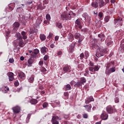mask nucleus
Segmentation results:
<instances>
[{
	"label": "nucleus",
	"instance_id": "58",
	"mask_svg": "<svg viewBox=\"0 0 124 124\" xmlns=\"http://www.w3.org/2000/svg\"><path fill=\"white\" fill-rule=\"evenodd\" d=\"M69 39H71V40H73L74 39V36H73V34H70L69 35Z\"/></svg>",
	"mask_w": 124,
	"mask_h": 124
},
{
	"label": "nucleus",
	"instance_id": "19",
	"mask_svg": "<svg viewBox=\"0 0 124 124\" xmlns=\"http://www.w3.org/2000/svg\"><path fill=\"white\" fill-rule=\"evenodd\" d=\"M83 107H85L87 112H91V110H92V105H86L84 106Z\"/></svg>",
	"mask_w": 124,
	"mask_h": 124
},
{
	"label": "nucleus",
	"instance_id": "45",
	"mask_svg": "<svg viewBox=\"0 0 124 124\" xmlns=\"http://www.w3.org/2000/svg\"><path fill=\"white\" fill-rule=\"evenodd\" d=\"M94 72H95V71H98V70H99V67L98 65H95L94 67Z\"/></svg>",
	"mask_w": 124,
	"mask_h": 124
},
{
	"label": "nucleus",
	"instance_id": "46",
	"mask_svg": "<svg viewBox=\"0 0 124 124\" xmlns=\"http://www.w3.org/2000/svg\"><path fill=\"white\" fill-rule=\"evenodd\" d=\"M81 31H83V32H85V33H88V31H89V29L87 28H84L83 29L81 30Z\"/></svg>",
	"mask_w": 124,
	"mask_h": 124
},
{
	"label": "nucleus",
	"instance_id": "13",
	"mask_svg": "<svg viewBox=\"0 0 124 124\" xmlns=\"http://www.w3.org/2000/svg\"><path fill=\"white\" fill-rule=\"evenodd\" d=\"M7 75L9 77V80L10 82L14 80V74L12 72H9L7 74Z\"/></svg>",
	"mask_w": 124,
	"mask_h": 124
},
{
	"label": "nucleus",
	"instance_id": "8",
	"mask_svg": "<svg viewBox=\"0 0 124 124\" xmlns=\"http://www.w3.org/2000/svg\"><path fill=\"white\" fill-rule=\"evenodd\" d=\"M60 120H61V119H60L58 116H53L51 119L52 124H59V121H60Z\"/></svg>",
	"mask_w": 124,
	"mask_h": 124
},
{
	"label": "nucleus",
	"instance_id": "59",
	"mask_svg": "<svg viewBox=\"0 0 124 124\" xmlns=\"http://www.w3.org/2000/svg\"><path fill=\"white\" fill-rule=\"evenodd\" d=\"M82 116H83V118H84V119H88V114L84 113L82 115Z\"/></svg>",
	"mask_w": 124,
	"mask_h": 124
},
{
	"label": "nucleus",
	"instance_id": "41",
	"mask_svg": "<svg viewBox=\"0 0 124 124\" xmlns=\"http://www.w3.org/2000/svg\"><path fill=\"white\" fill-rule=\"evenodd\" d=\"M119 50H121V52L124 53V44H122L121 45V46L119 47Z\"/></svg>",
	"mask_w": 124,
	"mask_h": 124
},
{
	"label": "nucleus",
	"instance_id": "18",
	"mask_svg": "<svg viewBox=\"0 0 124 124\" xmlns=\"http://www.w3.org/2000/svg\"><path fill=\"white\" fill-rule=\"evenodd\" d=\"M90 47L91 48V50H95V49H97L99 46H97L96 44H95L94 43H92L90 45Z\"/></svg>",
	"mask_w": 124,
	"mask_h": 124
},
{
	"label": "nucleus",
	"instance_id": "24",
	"mask_svg": "<svg viewBox=\"0 0 124 124\" xmlns=\"http://www.w3.org/2000/svg\"><path fill=\"white\" fill-rule=\"evenodd\" d=\"M30 102L32 105H35L38 102V101L36 99H32L30 100Z\"/></svg>",
	"mask_w": 124,
	"mask_h": 124
},
{
	"label": "nucleus",
	"instance_id": "53",
	"mask_svg": "<svg viewBox=\"0 0 124 124\" xmlns=\"http://www.w3.org/2000/svg\"><path fill=\"white\" fill-rule=\"evenodd\" d=\"M80 60H83L84 58H85V55H84V53H82L81 54H80Z\"/></svg>",
	"mask_w": 124,
	"mask_h": 124
},
{
	"label": "nucleus",
	"instance_id": "39",
	"mask_svg": "<svg viewBox=\"0 0 124 124\" xmlns=\"http://www.w3.org/2000/svg\"><path fill=\"white\" fill-rule=\"evenodd\" d=\"M31 114L30 113L28 115L27 117L26 118V123L28 124L29 122H30V119H31Z\"/></svg>",
	"mask_w": 124,
	"mask_h": 124
},
{
	"label": "nucleus",
	"instance_id": "52",
	"mask_svg": "<svg viewBox=\"0 0 124 124\" xmlns=\"http://www.w3.org/2000/svg\"><path fill=\"white\" fill-rule=\"evenodd\" d=\"M113 44V41H108L107 43L108 46H111Z\"/></svg>",
	"mask_w": 124,
	"mask_h": 124
},
{
	"label": "nucleus",
	"instance_id": "38",
	"mask_svg": "<svg viewBox=\"0 0 124 124\" xmlns=\"http://www.w3.org/2000/svg\"><path fill=\"white\" fill-rule=\"evenodd\" d=\"M20 7H18L16 9V11H23V8H24V4H21Z\"/></svg>",
	"mask_w": 124,
	"mask_h": 124
},
{
	"label": "nucleus",
	"instance_id": "43",
	"mask_svg": "<svg viewBox=\"0 0 124 124\" xmlns=\"http://www.w3.org/2000/svg\"><path fill=\"white\" fill-rule=\"evenodd\" d=\"M74 35H75V38L76 39H78V38H80V36L81 35V34H80V33H77Z\"/></svg>",
	"mask_w": 124,
	"mask_h": 124
},
{
	"label": "nucleus",
	"instance_id": "6",
	"mask_svg": "<svg viewBox=\"0 0 124 124\" xmlns=\"http://www.w3.org/2000/svg\"><path fill=\"white\" fill-rule=\"evenodd\" d=\"M106 111L108 114H113V113L116 111V109L113 107L109 105L107 107Z\"/></svg>",
	"mask_w": 124,
	"mask_h": 124
},
{
	"label": "nucleus",
	"instance_id": "17",
	"mask_svg": "<svg viewBox=\"0 0 124 124\" xmlns=\"http://www.w3.org/2000/svg\"><path fill=\"white\" fill-rule=\"evenodd\" d=\"M47 51H48V49L45 46H43L41 48V53L43 54V55H45V54L47 53Z\"/></svg>",
	"mask_w": 124,
	"mask_h": 124
},
{
	"label": "nucleus",
	"instance_id": "15",
	"mask_svg": "<svg viewBox=\"0 0 124 124\" xmlns=\"http://www.w3.org/2000/svg\"><path fill=\"white\" fill-rule=\"evenodd\" d=\"M35 62V59L33 58H31L28 61V64H29V66H31L32 65V63H33Z\"/></svg>",
	"mask_w": 124,
	"mask_h": 124
},
{
	"label": "nucleus",
	"instance_id": "51",
	"mask_svg": "<svg viewBox=\"0 0 124 124\" xmlns=\"http://www.w3.org/2000/svg\"><path fill=\"white\" fill-rule=\"evenodd\" d=\"M46 20H48V21H50L51 20V16H50V15L49 14H46Z\"/></svg>",
	"mask_w": 124,
	"mask_h": 124
},
{
	"label": "nucleus",
	"instance_id": "44",
	"mask_svg": "<svg viewBox=\"0 0 124 124\" xmlns=\"http://www.w3.org/2000/svg\"><path fill=\"white\" fill-rule=\"evenodd\" d=\"M41 72H43L44 74H46V68H44V67H42L41 68Z\"/></svg>",
	"mask_w": 124,
	"mask_h": 124
},
{
	"label": "nucleus",
	"instance_id": "30",
	"mask_svg": "<svg viewBox=\"0 0 124 124\" xmlns=\"http://www.w3.org/2000/svg\"><path fill=\"white\" fill-rule=\"evenodd\" d=\"M56 27L59 29H62V24L59 21L56 22Z\"/></svg>",
	"mask_w": 124,
	"mask_h": 124
},
{
	"label": "nucleus",
	"instance_id": "4",
	"mask_svg": "<svg viewBox=\"0 0 124 124\" xmlns=\"http://www.w3.org/2000/svg\"><path fill=\"white\" fill-rule=\"evenodd\" d=\"M83 22H87L90 23L91 22V16L88 15V14L84 13L82 15V19H81Z\"/></svg>",
	"mask_w": 124,
	"mask_h": 124
},
{
	"label": "nucleus",
	"instance_id": "20",
	"mask_svg": "<svg viewBox=\"0 0 124 124\" xmlns=\"http://www.w3.org/2000/svg\"><path fill=\"white\" fill-rule=\"evenodd\" d=\"M18 77L20 79H22V80H25V78H26V75L25 73L23 72H20L18 73Z\"/></svg>",
	"mask_w": 124,
	"mask_h": 124
},
{
	"label": "nucleus",
	"instance_id": "55",
	"mask_svg": "<svg viewBox=\"0 0 124 124\" xmlns=\"http://www.w3.org/2000/svg\"><path fill=\"white\" fill-rule=\"evenodd\" d=\"M123 21V18H121V19H116L115 20V24H117V23H120V22H122Z\"/></svg>",
	"mask_w": 124,
	"mask_h": 124
},
{
	"label": "nucleus",
	"instance_id": "10",
	"mask_svg": "<svg viewBox=\"0 0 124 124\" xmlns=\"http://www.w3.org/2000/svg\"><path fill=\"white\" fill-rule=\"evenodd\" d=\"M101 119L102 120H107L108 119V114L105 111H103L102 114H101Z\"/></svg>",
	"mask_w": 124,
	"mask_h": 124
},
{
	"label": "nucleus",
	"instance_id": "28",
	"mask_svg": "<svg viewBox=\"0 0 124 124\" xmlns=\"http://www.w3.org/2000/svg\"><path fill=\"white\" fill-rule=\"evenodd\" d=\"M64 89L65 91H70V90H71V86H70V84H67L65 86Z\"/></svg>",
	"mask_w": 124,
	"mask_h": 124
},
{
	"label": "nucleus",
	"instance_id": "16",
	"mask_svg": "<svg viewBox=\"0 0 124 124\" xmlns=\"http://www.w3.org/2000/svg\"><path fill=\"white\" fill-rule=\"evenodd\" d=\"M63 70L64 72H70V66L65 65L63 68Z\"/></svg>",
	"mask_w": 124,
	"mask_h": 124
},
{
	"label": "nucleus",
	"instance_id": "54",
	"mask_svg": "<svg viewBox=\"0 0 124 124\" xmlns=\"http://www.w3.org/2000/svg\"><path fill=\"white\" fill-rule=\"evenodd\" d=\"M38 88L39 90H44V87H43V85H41V84H39Z\"/></svg>",
	"mask_w": 124,
	"mask_h": 124
},
{
	"label": "nucleus",
	"instance_id": "40",
	"mask_svg": "<svg viewBox=\"0 0 124 124\" xmlns=\"http://www.w3.org/2000/svg\"><path fill=\"white\" fill-rule=\"evenodd\" d=\"M86 78L84 77H82L80 78V81L81 83H82V85L84 84V83H86Z\"/></svg>",
	"mask_w": 124,
	"mask_h": 124
},
{
	"label": "nucleus",
	"instance_id": "29",
	"mask_svg": "<svg viewBox=\"0 0 124 124\" xmlns=\"http://www.w3.org/2000/svg\"><path fill=\"white\" fill-rule=\"evenodd\" d=\"M40 39H41L42 41H44V40L46 39V36H45L44 34H41L40 35Z\"/></svg>",
	"mask_w": 124,
	"mask_h": 124
},
{
	"label": "nucleus",
	"instance_id": "49",
	"mask_svg": "<svg viewBox=\"0 0 124 124\" xmlns=\"http://www.w3.org/2000/svg\"><path fill=\"white\" fill-rule=\"evenodd\" d=\"M89 52H88V51H85L84 56V57H85V59H88V58H89Z\"/></svg>",
	"mask_w": 124,
	"mask_h": 124
},
{
	"label": "nucleus",
	"instance_id": "63",
	"mask_svg": "<svg viewBox=\"0 0 124 124\" xmlns=\"http://www.w3.org/2000/svg\"><path fill=\"white\" fill-rule=\"evenodd\" d=\"M14 84H15V86H16V87L19 86V82L17 81H15Z\"/></svg>",
	"mask_w": 124,
	"mask_h": 124
},
{
	"label": "nucleus",
	"instance_id": "5",
	"mask_svg": "<svg viewBox=\"0 0 124 124\" xmlns=\"http://www.w3.org/2000/svg\"><path fill=\"white\" fill-rule=\"evenodd\" d=\"M75 28L77 30H78V29L81 30V29H82V23H81V20L79 19H78L76 20Z\"/></svg>",
	"mask_w": 124,
	"mask_h": 124
},
{
	"label": "nucleus",
	"instance_id": "36",
	"mask_svg": "<svg viewBox=\"0 0 124 124\" xmlns=\"http://www.w3.org/2000/svg\"><path fill=\"white\" fill-rule=\"evenodd\" d=\"M89 70L91 71V74H94V68L93 67H89Z\"/></svg>",
	"mask_w": 124,
	"mask_h": 124
},
{
	"label": "nucleus",
	"instance_id": "3",
	"mask_svg": "<svg viewBox=\"0 0 124 124\" xmlns=\"http://www.w3.org/2000/svg\"><path fill=\"white\" fill-rule=\"evenodd\" d=\"M14 44L15 47H18V46H19L21 48H23L24 46H25V43H24V41H23V39H21L20 40H18V41H14Z\"/></svg>",
	"mask_w": 124,
	"mask_h": 124
},
{
	"label": "nucleus",
	"instance_id": "22",
	"mask_svg": "<svg viewBox=\"0 0 124 124\" xmlns=\"http://www.w3.org/2000/svg\"><path fill=\"white\" fill-rule=\"evenodd\" d=\"M16 40L15 41H17L18 40H20L21 39H23V37L21 36V33L17 32L16 35Z\"/></svg>",
	"mask_w": 124,
	"mask_h": 124
},
{
	"label": "nucleus",
	"instance_id": "12",
	"mask_svg": "<svg viewBox=\"0 0 124 124\" xmlns=\"http://www.w3.org/2000/svg\"><path fill=\"white\" fill-rule=\"evenodd\" d=\"M115 65V62L114 61H111L110 62H108L107 64H106V69H109L110 67L111 66H114Z\"/></svg>",
	"mask_w": 124,
	"mask_h": 124
},
{
	"label": "nucleus",
	"instance_id": "27",
	"mask_svg": "<svg viewBox=\"0 0 124 124\" xmlns=\"http://www.w3.org/2000/svg\"><path fill=\"white\" fill-rule=\"evenodd\" d=\"M28 81L30 83H33L34 81V75H32L31 77L28 78Z\"/></svg>",
	"mask_w": 124,
	"mask_h": 124
},
{
	"label": "nucleus",
	"instance_id": "2",
	"mask_svg": "<svg viewBox=\"0 0 124 124\" xmlns=\"http://www.w3.org/2000/svg\"><path fill=\"white\" fill-rule=\"evenodd\" d=\"M104 53H105V49L101 48L100 47H98L97 48V52L96 53V57L97 58H100V57H103L104 56Z\"/></svg>",
	"mask_w": 124,
	"mask_h": 124
},
{
	"label": "nucleus",
	"instance_id": "32",
	"mask_svg": "<svg viewBox=\"0 0 124 124\" xmlns=\"http://www.w3.org/2000/svg\"><path fill=\"white\" fill-rule=\"evenodd\" d=\"M3 89H4V93H7L9 92V88L7 86H3Z\"/></svg>",
	"mask_w": 124,
	"mask_h": 124
},
{
	"label": "nucleus",
	"instance_id": "62",
	"mask_svg": "<svg viewBox=\"0 0 124 124\" xmlns=\"http://www.w3.org/2000/svg\"><path fill=\"white\" fill-rule=\"evenodd\" d=\"M9 62H10L11 63H12L14 62V59L10 58V59H9Z\"/></svg>",
	"mask_w": 124,
	"mask_h": 124
},
{
	"label": "nucleus",
	"instance_id": "64",
	"mask_svg": "<svg viewBox=\"0 0 124 124\" xmlns=\"http://www.w3.org/2000/svg\"><path fill=\"white\" fill-rule=\"evenodd\" d=\"M115 103H118V102H119V98H118V97L115 98Z\"/></svg>",
	"mask_w": 124,
	"mask_h": 124
},
{
	"label": "nucleus",
	"instance_id": "34",
	"mask_svg": "<svg viewBox=\"0 0 124 124\" xmlns=\"http://www.w3.org/2000/svg\"><path fill=\"white\" fill-rule=\"evenodd\" d=\"M37 31H38L37 29H35V28H34L30 31V34H32L33 33H35L37 32Z\"/></svg>",
	"mask_w": 124,
	"mask_h": 124
},
{
	"label": "nucleus",
	"instance_id": "50",
	"mask_svg": "<svg viewBox=\"0 0 124 124\" xmlns=\"http://www.w3.org/2000/svg\"><path fill=\"white\" fill-rule=\"evenodd\" d=\"M87 98L89 100L90 102H92V101H94V99H93V96H91Z\"/></svg>",
	"mask_w": 124,
	"mask_h": 124
},
{
	"label": "nucleus",
	"instance_id": "60",
	"mask_svg": "<svg viewBox=\"0 0 124 124\" xmlns=\"http://www.w3.org/2000/svg\"><path fill=\"white\" fill-rule=\"evenodd\" d=\"M49 59V56L48 55H46L44 57V61H47Z\"/></svg>",
	"mask_w": 124,
	"mask_h": 124
},
{
	"label": "nucleus",
	"instance_id": "14",
	"mask_svg": "<svg viewBox=\"0 0 124 124\" xmlns=\"http://www.w3.org/2000/svg\"><path fill=\"white\" fill-rule=\"evenodd\" d=\"M74 48H75V44L70 45L68 49V52H69V53H73V52H74Z\"/></svg>",
	"mask_w": 124,
	"mask_h": 124
},
{
	"label": "nucleus",
	"instance_id": "23",
	"mask_svg": "<svg viewBox=\"0 0 124 124\" xmlns=\"http://www.w3.org/2000/svg\"><path fill=\"white\" fill-rule=\"evenodd\" d=\"M82 83H81L80 81H78L74 85V87H75V88H82Z\"/></svg>",
	"mask_w": 124,
	"mask_h": 124
},
{
	"label": "nucleus",
	"instance_id": "56",
	"mask_svg": "<svg viewBox=\"0 0 124 124\" xmlns=\"http://www.w3.org/2000/svg\"><path fill=\"white\" fill-rule=\"evenodd\" d=\"M36 55L38 54L39 53V50H38V49H35L34 50V52H33Z\"/></svg>",
	"mask_w": 124,
	"mask_h": 124
},
{
	"label": "nucleus",
	"instance_id": "25",
	"mask_svg": "<svg viewBox=\"0 0 124 124\" xmlns=\"http://www.w3.org/2000/svg\"><path fill=\"white\" fill-rule=\"evenodd\" d=\"M21 35L22 36L23 39H24V40L28 38V37L27 36V32L25 31H22L21 32Z\"/></svg>",
	"mask_w": 124,
	"mask_h": 124
},
{
	"label": "nucleus",
	"instance_id": "21",
	"mask_svg": "<svg viewBox=\"0 0 124 124\" xmlns=\"http://www.w3.org/2000/svg\"><path fill=\"white\" fill-rule=\"evenodd\" d=\"M98 37H99V38H100V40L102 42L105 40V35H104L102 33L99 34L98 35Z\"/></svg>",
	"mask_w": 124,
	"mask_h": 124
},
{
	"label": "nucleus",
	"instance_id": "57",
	"mask_svg": "<svg viewBox=\"0 0 124 124\" xmlns=\"http://www.w3.org/2000/svg\"><path fill=\"white\" fill-rule=\"evenodd\" d=\"M52 37H53V33H49V35H48L47 38L48 39H50V38H52Z\"/></svg>",
	"mask_w": 124,
	"mask_h": 124
},
{
	"label": "nucleus",
	"instance_id": "11",
	"mask_svg": "<svg viewBox=\"0 0 124 124\" xmlns=\"http://www.w3.org/2000/svg\"><path fill=\"white\" fill-rule=\"evenodd\" d=\"M13 27L14 28L13 30L14 31H17V30H18V29H19V27H20V23L18 22H15L13 24Z\"/></svg>",
	"mask_w": 124,
	"mask_h": 124
},
{
	"label": "nucleus",
	"instance_id": "61",
	"mask_svg": "<svg viewBox=\"0 0 124 124\" xmlns=\"http://www.w3.org/2000/svg\"><path fill=\"white\" fill-rule=\"evenodd\" d=\"M90 102H91V101H90V100L88 99V98H87V99L85 100V104H89V103H90Z\"/></svg>",
	"mask_w": 124,
	"mask_h": 124
},
{
	"label": "nucleus",
	"instance_id": "9",
	"mask_svg": "<svg viewBox=\"0 0 124 124\" xmlns=\"http://www.w3.org/2000/svg\"><path fill=\"white\" fill-rule=\"evenodd\" d=\"M12 110H13V112L15 114H18V113H20L21 111V107H20V106H16L12 108Z\"/></svg>",
	"mask_w": 124,
	"mask_h": 124
},
{
	"label": "nucleus",
	"instance_id": "35",
	"mask_svg": "<svg viewBox=\"0 0 124 124\" xmlns=\"http://www.w3.org/2000/svg\"><path fill=\"white\" fill-rule=\"evenodd\" d=\"M37 9H39L40 10H43L44 9V7L42 6V3H41L37 5Z\"/></svg>",
	"mask_w": 124,
	"mask_h": 124
},
{
	"label": "nucleus",
	"instance_id": "1",
	"mask_svg": "<svg viewBox=\"0 0 124 124\" xmlns=\"http://www.w3.org/2000/svg\"><path fill=\"white\" fill-rule=\"evenodd\" d=\"M71 15H73V16H72L73 18L76 16L75 13L72 12H69V13H68L67 12H64L61 15V18L63 20H71Z\"/></svg>",
	"mask_w": 124,
	"mask_h": 124
},
{
	"label": "nucleus",
	"instance_id": "26",
	"mask_svg": "<svg viewBox=\"0 0 124 124\" xmlns=\"http://www.w3.org/2000/svg\"><path fill=\"white\" fill-rule=\"evenodd\" d=\"M92 6L94 8H97L98 7V2L97 1H93L92 3Z\"/></svg>",
	"mask_w": 124,
	"mask_h": 124
},
{
	"label": "nucleus",
	"instance_id": "7",
	"mask_svg": "<svg viewBox=\"0 0 124 124\" xmlns=\"http://www.w3.org/2000/svg\"><path fill=\"white\" fill-rule=\"evenodd\" d=\"M116 71V67L113 66L112 68L106 69L105 74L107 75H110V74L113 73Z\"/></svg>",
	"mask_w": 124,
	"mask_h": 124
},
{
	"label": "nucleus",
	"instance_id": "42",
	"mask_svg": "<svg viewBox=\"0 0 124 124\" xmlns=\"http://www.w3.org/2000/svg\"><path fill=\"white\" fill-rule=\"evenodd\" d=\"M78 68H79V70H82L83 68H84V65L83 64H79L78 65Z\"/></svg>",
	"mask_w": 124,
	"mask_h": 124
},
{
	"label": "nucleus",
	"instance_id": "31",
	"mask_svg": "<svg viewBox=\"0 0 124 124\" xmlns=\"http://www.w3.org/2000/svg\"><path fill=\"white\" fill-rule=\"evenodd\" d=\"M29 52L31 57H32V58H33V59H34V58H35V57H36V54L35 53H34L33 52H32V51L29 50Z\"/></svg>",
	"mask_w": 124,
	"mask_h": 124
},
{
	"label": "nucleus",
	"instance_id": "47",
	"mask_svg": "<svg viewBox=\"0 0 124 124\" xmlns=\"http://www.w3.org/2000/svg\"><path fill=\"white\" fill-rule=\"evenodd\" d=\"M109 18H110V16H106L104 18L105 22H106V23H107V22H109Z\"/></svg>",
	"mask_w": 124,
	"mask_h": 124
},
{
	"label": "nucleus",
	"instance_id": "33",
	"mask_svg": "<svg viewBox=\"0 0 124 124\" xmlns=\"http://www.w3.org/2000/svg\"><path fill=\"white\" fill-rule=\"evenodd\" d=\"M42 22V20H41V19L38 18L37 19L36 21V25L37 26H38V27H39V25L41 24Z\"/></svg>",
	"mask_w": 124,
	"mask_h": 124
},
{
	"label": "nucleus",
	"instance_id": "48",
	"mask_svg": "<svg viewBox=\"0 0 124 124\" xmlns=\"http://www.w3.org/2000/svg\"><path fill=\"white\" fill-rule=\"evenodd\" d=\"M43 108H47V107H48V103L44 102L43 104Z\"/></svg>",
	"mask_w": 124,
	"mask_h": 124
},
{
	"label": "nucleus",
	"instance_id": "37",
	"mask_svg": "<svg viewBox=\"0 0 124 124\" xmlns=\"http://www.w3.org/2000/svg\"><path fill=\"white\" fill-rule=\"evenodd\" d=\"M98 16L100 20H102V18H103V16H104L103 13L102 12H99Z\"/></svg>",
	"mask_w": 124,
	"mask_h": 124
}]
</instances>
